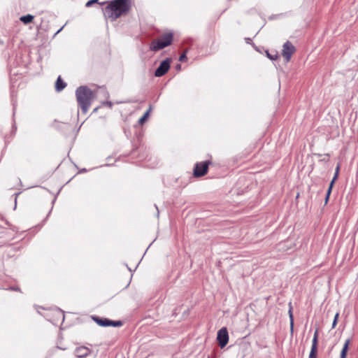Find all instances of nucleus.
Segmentation results:
<instances>
[{
	"label": "nucleus",
	"instance_id": "20",
	"mask_svg": "<svg viewBox=\"0 0 358 358\" xmlns=\"http://www.w3.org/2000/svg\"><path fill=\"white\" fill-rule=\"evenodd\" d=\"M289 315L290 318V325H291V331L293 330V315L291 309L289 310Z\"/></svg>",
	"mask_w": 358,
	"mask_h": 358
},
{
	"label": "nucleus",
	"instance_id": "11",
	"mask_svg": "<svg viewBox=\"0 0 358 358\" xmlns=\"http://www.w3.org/2000/svg\"><path fill=\"white\" fill-rule=\"evenodd\" d=\"M34 17L32 15L28 14L26 15L21 16L20 17V20L23 22L24 24H27L31 22L34 20Z\"/></svg>",
	"mask_w": 358,
	"mask_h": 358
},
{
	"label": "nucleus",
	"instance_id": "21",
	"mask_svg": "<svg viewBox=\"0 0 358 358\" xmlns=\"http://www.w3.org/2000/svg\"><path fill=\"white\" fill-rule=\"evenodd\" d=\"M187 55H186V52H183L179 57V60L180 62H185L187 60Z\"/></svg>",
	"mask_w": 358,
	"mask_h": 358
},
{
	"label": "nucleus",
	"instance_id": "16",
	"mask_svg": "<svg viewBox=\"0 0 358 358\" xmlns=\"http://www.w3.org/2000/svg\"><path fill=\"white\" fill-rule=\"evenodd\" d=\"M317 340H318V330L316 329L314 333V336L312 341V345L317 346Z\"/></svg>",
	"mask_w": 358,
	"mask_h": 358
},
{
	"label": "nucleus",
	"instance_id": "15",
	"mask_svg": "<svg viewBox=\"0 0 358 358\" xmlns=\"http://www.w3.org/2000/svg\"><path fill=\"white\" fill-rule=\"evenodd\" d=\"M317 346L312 345L308 358H316Z\"/></svg>",
	"mask_w": 358,
	"mask_h": 358
},
{
	"label": "nucleus",
	"instance_id": "14",
	"mask_svg": "<svg viewBox=\"0 0 358 358\" xmlns=\"http://www.w3.org/2000/svg\"><path fill=\"white\" fill-rule=\"evenodd\" d=\"M339 170H340V164H338L336 168V170H335V173H334V178L330 182L331 184V185H334L335 181L337 180L338 173H339Z\"/></svg>",
	"mask_w": 358,
	"mask_h": 358
},
{
	"label": "nucleus",
	"instance_id": "8",
	"mask_svg": "<svg viewBox=\"0 0 358 358\" xmlns=\"http://www.w3.org/2000/svg\"><path fill=\"white\" fill-rule=\"evenodd\" d=\"M171 59L167 58L162 61L157 69L155 70V76L161 77L164 76L170 69Z\"/></svg>",
	"mask_w": 358,
	"mask_h": 358
},
{
	"label": "nucleus",
	"instance_id": "26",
	"mask_svg": "<svg viewBox=\"0 0 358 358\" xmlns=\"http://www.w3.org/2000/svg\"><path fill=\"white\" fill-rule=\"evenodd\" d=\"M98 108H99L98 107H97V108H95L94 109V111H93V112H96V111H97V110H98Z\"/></svg>",
	"mask_w": 358,
	"mask_h": 358
},
{
	"label": "nucleus",
	"instance_id": "7",
	"mask_svg": "<svg viewBox=\"0 0 358 358\" xmlns=\"http://www.w3.org/2000/svg\"><path fill=\"white\" fill-rule=\"evenodd\" d=\"M217 340L221 348L227 345L229 341V334L226 327H222L218 331Z\"/></svg>",
	"mask_w": 358,
	"mask_h": 358
},
{
	"label": "nucleus",
	"instance_id": "1",
	"mask_svg": "<svg viewBox=\"0 0 358 358\" xmlns=\"http://www.w3.org/2000/svg\"><path fill=\"white\" fill-rule=\"evenodd\" d=\"M130 8V0H113L103 10L106 18L115 20L121 15L127 13Z\"/></svg>",
	"mask_w": 358,
	"mask_h": 358
},
{
	"label": "nucleus",
	"instance_id": "27",
	"mask_svg": "<svg viewBox=\"0 0 358 358\" xmlns=\"http://www.w3.org/2000/svg\"><path fill=\"white\" fill-rule=\"evenodd\" d=\"M10 289L17 290L18 289L17 288H14V287H10Z\"/></svg>",
	"mask_w": 358,
	"mask_h": 358
},
{
	"label": "nucleus",
	"instance_id": "12",
	"mask_svg": "<svg viewBox=\"0 0 358 358\" xmlns=\"http://www.w3.org/2000/svg\"><path fill=\"white\" fill-rule=\"evenodd\" d=\"M350 342V339H348L345 341L344 345L342 348V350L341 352V357L340 358H346L347 352H348V350L349 348Z\"/></svg>",
	"mask_w": 358,
	"mask_h": 358
},
{
	"label": "nucleus",
	"instance_id": "19",
	"mask_svg": "<svg viewBox=\"0 0 358 358\" xmlns=\"http://www.w3.org/2000/svg\"><path fill=\"white\" fill-rule=\"evenodd\" d=\"M338 317H339V313H337L335 316H334V321H333V323H332V328H335L336 326V324H337V322H338Z\"/></svg>",
	"mask_w": 358,
	"mask_h": 358
},
{
	"label": "nucleus",
	"instance_id": "6",
	"mask_svg": "<svg viewBox=\"0 0 358 358\" xmlns=\"http://www.w3.org/2000/svg\"><path fill=\"white\" fill-rule=\"evenodd\" d=\"M294 52L295 48L291 42L287 41L283 44L282 55L287 62L290 60L292 55Z\"/></svg>",
	"mask_w": 358,
	"mask_h": 358
},
{
	"label": "nucleus",
	"instance_id": "17",
	"mask_svg": "<svg viewBox=\"0 0 358 358\" xmlns=\"http://www.w3.org/2000/svg\"><path fill=\"white\" fill-rule=\"evenodd\" d=\"M332 187H333V185H331V184L330 183L329 187L327 190V192L326 198H325V203H327L328 202L329 196H330L331 190H332Z\"/></svg>",
	"mask_w": 358,
	"mask_h": 358
},
{
	"label": "nucleus",
	"instance_id": "18",
	"mask_svg": "<svg viewBox=\"0 0 358 358\" xmlns=\"http://www.w3.org/2000/svg\"><path fill=\"white\" fill-rule=\"evenodd\" d=\"M266 55L271 60H275L278 58V54L276 52L274 54H271L266 51Z\"/></svg>",
	"mask_w": 358,
	"mask_h": 358
},
{
	"label": "nucleus",
	"instance_id": "4",
	"mask_svg": "<svg viewBox=\"0 0 358 358\" xmlns=\"http://www.w3.org/2000/svg\"><path fill=\"white\" fill-rule=\"evenodd\" d=\"M210 162L204 161L196 163L194 169V177H201L204 176L208 169Z\"/></svg>",
	"mask_w": 358,
	"mask_h": 358
},
{
	"label": "nucleus",
	"instance_id": "5",
	"mask_svg": "<svg viewBox=\"0 0 358 358\" xmlns=\"http://www.w3.org/2000/svg\"><path fill=\"white\" fill-rule=\"evenodd\" d=\"M92 319L101 327H120L122 325V322L120 320L113 321L107 318H100L96 316L92 317Z\"/></svg>",
	"mask_w": 358,
	"mask_h": 358
},
{
	"label": "nucleus",
	"instance_id": "13",
	"mask_svg": "<svg viewBox=\"0 0 358 358\" xmlns=\"http://www.w3.org/2000/svg\"><path fill=\"white\" fill-rule=\"evenodd\" d=\"M152 110V108L151 106H150V108H148V110L144 113V115L139 119L138 120V123L139 124H143L146 119L148 118L149 114H150V112Z\"/></svg>",
	"mask_w": 358,
	"mask_h": 358
},
{
	"label": "nucleus",
	"instance_id": "10",
	"mask_svg": "<svg viewBox=\"0 0 358 358\" xmlns=\"http://www.w3.org/2000/svg\"><path fill=\"white\" fill-rule=\"evenodd\" d=\"M66 86V84L64 81L62 80L61 76H59L57 79L55 83V90L57 92H61L63 90Z\"/></svg>",
	"mask_w": 358,
	"mask_h": 358
},
{
	"label": "nucleus",
	"instance_id": "22",
	"mask_svg": "<svg viewBox=\"0 0 358 358\" xmlns=\"http://www.w3.org/2000/svg\"><path fill=\"white\" fill-rule=\"evenodd\" d=\"M98 1V0H90L88 1L87 3H86V6L87 7H90L91 6L93 3H96Z\"/></svg>",
	"mask_w": 358,
	"mask_h": 358
},
{
	"label": "nucleus",
	"instance_id": "25",
	"mask_svg": "<svg viewBox=\"0 0 358 358\" xmlns=\"http://www.w3.org/2000/svg\"><path fill=\"white\" fill-rule=\"evenodd\" d=\"M180 69H181V65L180 64H177L176 65V69L177 70H180Z\"/></svg>",
	"mask_w": 358,
	"mask_h": 358
},
{
	"label": "nucleus",
	"instance_id": "28",
	"mask_svg": "<svg viewBox=\"0 0 358 358\" xmlns=\"http://www.w3.org/2000/svg\"><path fill=\"white\" fill-rule=\"evenodd\" d=\"M208 358H210V357H208Z\"/></svg>",
	"mask_w": 358,
	"mask_h": 358
},
{
	"label": "nucleus",
	"instance_id": "23",
	"mask_svg": "<svg viewBox=\"0 0 358 358\" xmlns=\"http://www.w3.org/2000/svg\"><path fill=\"white\" fill-rule=\"evenodd\" d=\"M102 105L103 106H108L109 108H112L113 104V103L111 101H104V102L102 103Z\"/></svg>",
	"mask_w": 358,
	"mask_h": 358
},
{
	"label": "nucleus",
	"instance_id": "24",
	"mask_svg": "<svg viewBox=\"0 0 358 358\" xmlns=\"http://www.w3.org/2000/svg\"><path fill=\"white\" fill-rule=\"evenodd\" d=\"M64 27V26L62 27L56 33L55 35H57V34H59L62 29Z\"/></svg>",
	"mask_w": 358,
	"mask_h": 358
},
{
	"label": "nucleus",
	"instance_id": "2",
	"mask_svg": "<svg viewBox=\"0 0 358 358\" xmlns=\"http://www.w3.org/2000/svg\"><path fill=\"white\" fill-rule=\"evenodd\" d=\"M76 100L83 113H86L95 98L93 91L87 86H80L76 90Z\"/></svg>",
	"mask_w": 358,
	"mask_h": 358
},
{
	"label": "nucleus",
	"instance_id": "3",
	"mask_svg": "<svg viewBox=\"0 0 358 358\" xmlns=\"http://www.w3.org/2000/svg\"><path fill=\"white\" fill-rule=\"evenodd\" d=\"M173 34L171 33L166 34L162 36L158 40H155L151 43L150 50L157 52L163 49L171 44L173 41Z\"/></svg>",
	"mask_w": 358,
	"mask_h": 358
},
{
	"label": "nucleus",
	"instance_id": "9",
	"mask_svg": "<svg viewBox=\"0 0 358 358\" xmlns=\"http://www.w3.org/2000/svg\"><path fill=\"white\" fill-rule=\"evenodd\" d=\"M91 352V349L85 346H79L75 349L73 354L77 358H86Z\"/></svg>",
	"mask_w": 358,
	"mask_h": 358
}]
</instances>
